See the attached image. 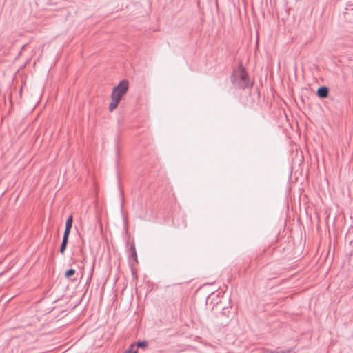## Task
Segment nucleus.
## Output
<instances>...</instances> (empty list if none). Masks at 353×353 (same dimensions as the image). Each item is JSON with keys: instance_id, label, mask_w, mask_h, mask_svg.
Returning a JSON list of instances; mask_svg holds the SVG:
<instances>
[{"instance_id": "obj_8", "label": "nucleus", "mask_w": 353, "mask_h": 353, "mask_svg": "<svg viewBox=\"0 0 353 353\" xmlns=\"http://www.w3.org/2000/svg\"><path fill=\"white\" fill-rule=\"evenodd\" d=\"M76 271L73 268H70L68 269L65 272V278H67L68 279L70 280V281H72V279H71V277L75 274Z\"/></svg>"}, {"instance_id": "obj_12", "label": "nucleus", "mask_w": 353, "mask_h": 353, "mask_svg": "<svg viewBox=\"0 0 353 353\" xmlns=\"http://www.w3.org/2000/svg\"><path fill=\"white\" fill-rule=\"evenodd\" d=\"M94 263H93L92 267V272H93V270H94Z\"/></svg>"}, {"instance_id": "obj_5", "label": "nucleus", "mask_w": 353, "mask_h": 353, "mask_svg": "<svg viewBox=\"0 0 353 353\" xmlns=\"http://www.w3.org/2000/svg\"><path fill=\"white\" fill-rule=\"evenodd\" d=\"M329 90L326 86H321L317 90V96L320 98H325L327 97Z\"/></svg>"}, {"instance_id": "obj_6", "label": "nucleus", "mask_w": 353, "mask_h": 353, "mask_svg": "<svg viewBox=\"0 0 353 353\" xmlns=\"http://www.w3.org/2000/svg\"><path fill=\"white\" fill-rule=\"evenodd\" d=\"M73 223V217L72 215L69 216L65 221V231L66 232H70Z\"/></svg>"}, {"instance_id": "obj_4", "label": "nucleus", "mask_w": 353, "mask_h": 353, "mask_svg": "<svg viewBox=\"0 0 353 353\" xmlns=\"http://www.w3.org/2000/svg\"><path fill=\"white\" fill-rule=\"evenodd\" d=\"M70 234V232H64V233H63L61 244V246L59 248V252L62 254H63L65 253V251L66 250Z\"/></svg>"}, {"instance_id": "obj_1", "label": "nucleus", "mask_w": 353, "mask_h": 353, "mask_svg": "<svg viewBox=\"0 0 353 353\" xmlns=\"http://www.w3.org/2000/svg\"><path fill=\"white\" fill-rule=\"evenodd\" d=\"M230 79L231 83L236 88L245 89L252 86L247 72L241 64L233 70Z\"/></svg>"}, {"instance_id": "obj_9", "label": "nucleus", "mask_w": 353, "mask_h": 353, "mask_svg": "<svg viewBox=\"0 0 353 353\" xmlns=\"http://www.w3.org/2000/svg\"><path fill=\"white\" fill-rule=\"evenodd\" d=\"M290 349H288L287 351H276V350H271L270 353H290Z\"/></svg>"}, {"instance_id": "obj_10", "label": "nucleus", "mask_w": 353, "mask_h": 353, "mask_svg": "<svg viewBox=\"0 0 353 353\" xmlns=\"http://www.w3.org/2000/svg\"><path fill=\"white\" fill-rule=\"evenodd\" d=\"M123 353H139L138 352H131L130 350H125Z\"/></svg>"}, {"instance_id": "obj_3", "label": "nucleus", "mask_w": 353, "mask_h": 353, "mask_svg": "<svg viewBox=\"0 0 353 353\" xmlns=\"http://www.w3.org/2000/svg\"><path fill=\"white\" fill-rule=\"evenodd\" d=\"M148 343L147 341H139L136 343H132L126 350H130L131 352H138L137 350H134L135 347L145 349L148 347Z\"/></svg>"}, {"instance_id": "obj_7", "label": "nucleus", "mask_w": 353, "mask_h": 353, "mask_svg": "<svg viewBox=\"0 0 353 353\" xmlns=\"http://www.w3.org/2000/svg\"><path fill=\"white\" fill-rule=\"evenodd\" d=\"M130 259H133V260L134 261L135 263H138L137 252H136V249H135V245L134 244L131 245V246L130 248Z\"/></svg>"}, {"instance_id": "obj_2", "label": "nucleus", "mask_w": 353, "mask_h": 353, "mask_svg": "<svg viewBox=\"0 0 353 353\" xmlns=\"http://www.w3.org/2000/svg\"><path fill=\"white\" fill-rule=\"evenodd\" d=\"M129 88V82L124 79L115 86L111 93V102L109 104L110 112H113L118 106L123 96L127 92Z\"/></svg>"}, {"instance_id": "obj_11", "label": "nucleus", "mask_w": 353, "mask_h": 353, "mask_svg": "<svg viewBox=\"0 0 353 353\" xmlns=\"http://www.w3.org/2000/svg\"><path fill=\"white\" fill-rule=\"evenodd\" d=\"M353 6V4H350L348 6L349 8H347V9H350V10H353V7H352Z\"/></svg>"}]
</instances>
